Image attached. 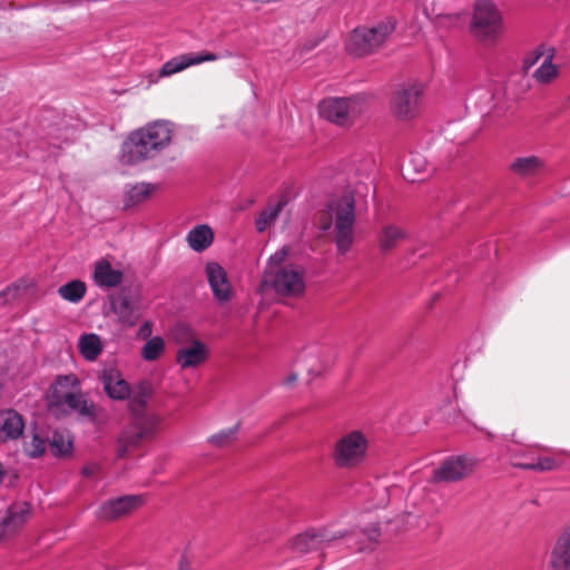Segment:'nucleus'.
<instances>
[{
    "instance_id": "obj_1",
    "label": "nucleus",
    "mask_w": 570,
    "mask_h": 570,
    "mask_svg": "<svg viewBox=\"0 0 570 570\" xmlns=\"http://www.w3.org/2000/svg\"><path fill=\"white\" fill-rule=\"evenodd\" d=\"M320 228L330 233L337 252L346 254L354 243L355 198L345 191L333 197L320 213Z\"/></svg>"
},
{
    "instance_id": "obj_2",
    "label": "nucleus",
    "mask_w": 570,
    "mask_h": 570,
    "mask_svg": "<svg viewBox=\"0 0 570 570\" xmlns=\"http://www.w3.org/2000/svg\"><path fill=\"white\" fill-rule=\"evenodd\" d=\"M370 440L361 430H352L335 440L331 458L341 470H354L361 466L368 454Z\"/></svg>"
},
{
    "instance_id": "obj_3",
    "label": "nucleus",
    "mask_w": 570,
    "mask_h": 570,
    "mask_svg": "<svg viewBox=\"0 0 570 570\" xmlns=\"http://www.w3.org/2000/svg\"><path fill=\"white\" fill-rule=\"evenodd\" d=\"M471 35L483 45L495 43L503 33V17L492 0H476L470 22Z\"/></svg>"
},
{
    "instance_id": "obj_4",
    "label": "nucleus",
    "mask_w": 570,
    "mask_h": 570,
    "mask_svg": "<svg viewBox=\"0 0 570 570\" xmlns=\"http://www.w3.org/2000/svg\"><path fill=\"white\" fill-rule=\"evenodd\" d=\"M395 24L387 19L372 27L355 28L346 42V50L355 57L373 53L382 47L393 33Z\"/></svg>"
},
{
    "instance_id": "obj_5",
    "label": "nucleus",
    "mask_w": 570,
    "mask_h": 570,
    "mask_svg": "<svg viewBox=\"0 0 570 570\" xmlns=\"http://www.w3.org/2000/svg\"><path fill=\"white\" fill-rule=\"evenodd\" d=\"M366 99L363 96L348 98H327L320 104V115L338 126L352 125L365 110Z\"/></svg>"
},
{
    "instance_id": "obj_6",
    "label": "nucleus",
    "mask_w": 570,
    "mask_h": 570,
    "mask_svg": "<svg viewBox=\"0 0 570 570\" xmlns=\"http://www.w3.org/2000/svg\"><path fill=\"white\" fill-rule=\"evenodd\" d=\"M264 282L283 296L296 297L305 291V271L298 265H286L265 272Z\"/></svg>"
},
{
    "instance_id": "obj_7",
    "label": "nucleus",
    "mask_w": 570,
    "mask_h": 570,
    "mask_svg": "<svg viewBox=\"0 0 570 570\" xmlns=\"http://www.w3.org/2000/svg\"><path fill=\"white\" fill-rule=\"evenodd\" d=\"M161 417L155 413H147L136 419L134 425L122 432L118 441L117 454L124 458L132 448H136L142 440L151 438Z\"/></svg>"
},
{
    "instance_id": "obj_8",
    "label": "nucleus",
    "mask_w": 570,
    "mask_h": 570,
    "mask_svg": "<svg viewBox=\"0 0 570 570\" xmlns=\"http://www.w3.org/2000/svg\"><path fill=\"white\" fill-rule=\"evenodd\" d=\"M423 87L420 83L402 86L391 99L392 114L400 120H410L421 110Z\"/></svg>"
},
{
    "instance_id": "obj_9",
    "label": "nucleus",
    "mask_w": 570,
    "mask_h": 570,
    "mask_svg": "<svg viewBox=\"0 0 570 570\" xmlns=\"http://www.w3.org/2000/svg\"><path fill=\"white\" fill-rule=\"evenodd\" d=\"M479 461L470 455H454L444 460L433 471L434 482H458L470 476L478 468Z\"/></svg>"
},
{
    "instance_id": "obj_10",
    "label": "nucleus",
    "mask_w": 570,
    "mask_h": 570,
    "mask_svg": "<svg viewBox=\"0 0 570 570\" xmlns=\"http://www.w3.org/2000/svg\"><path fill=\"white\" fill-rule=\"evenodd\" d=\"M345 537L343 531H331L328 529H308L289 541V547L298 553H308L324 546H331L336 540Z\"/></svg>"
},
{
    "instance_id": "obj_11",
    "label": "nucleus",
    "mask_w": 570,
    "mask_h": 570,
    "mask_svg": "<svg viewBox=\"0 0 570 570\" xmlns=\"http://www.w3.org/2000/svg\"><path fill=\"white\" fill-rule=\"evenodd\" d=\"M145 504L140 494H129L110 499L100 504L96 517L102 521H114L127 517Z\"/></svg>"
},
{
    "instance_id": "obj_12",
    "label": "nucleus",
    "mask_w": 570,
    "mask_h": 570,
    "mask_svg": "<svg viewBox=\"0 0 570 570\" xmlns=\"http://www.w3.org/2000/svg\"><path fill=\"white\" fill-rule=\"evenodd\" d=\"M157 155L156 150L151 148L149 139L139 128L130 132L122 142L120 160L126 165H136Z\"/></svg>"
},
{
    "instance_id": "obj_13",
    "label": "nucleus",
    "mask_w": 570,
    "mask_h": 570,
    "mask_svg": "<svg viewBox=\"0 0 570 570\" xmlns=\"http://www.w3.org/2000/svg\"><path fill=\"white\" fill-rule=\"evenodd\" d=\"M157 155L156 150L151 148L149 139L139 128L130 132L122 142L120 160L126 165H136Z\"/></svg>"
},
{
    "instance_id": "obj_14",
    "label": "nucleus",
    "mask_w": 570,
    "mask_h": 570,
    "mask_svg": "<svg viewBox=\"0 0 570 570\" xmlns=\"http://www.w3.org/2000/svg\"><path fill=\"white\" fill-rule=\"evenodd\" d=\"M111 309L118 322L127 327L137 324L141 315V302L137 295L119 294L111 298Z\"/></svg>"
},
{
    "instance_id": "obj_15",
    "label": "nucleus",
    "mask_w": 570,
    "mask_h": 570,
    "mask_svg": "<svg viewBox=\"0 0 570 570\" xmlns=\"http://www.w3.org/2000/svg\"><path fill=\"white\" fill-rule=\"evenodd\" d=\"M218 58V55L209 51L183 53L166 61L159 70V77H170L191 66L216 61Z\"/></svg>"
},
{
    "instance_id": "obj_16",
    "label": "nucleus",
    "mask_w": 570,
    "mask_h": 570,
    "mask_svg": "<svg viewBox=\"0 0 570 570\" xmlns=\"http://www.w3.org/2000/svg\"><path fill=\"white\" fill-rule=\"evenodd\" d=\"M509 170L523 181H533L547 170V163L537 155L519 156L512 159Z\"/></svg>"
},
{
    "instance_id": "obj_17",
    "label": "nucleus",
    "mask_w": 570,
    "mask_h": 570,
    "mask_svg": "<svg viewBox=\"0 0 570 570\" xmlns=\"http://www.w3.org/2000/svg\"><path fill=\"white\" fill-rule=\"evenodd\" d=\"M206 276L215 299L219 304L229 302L233 297V288L225 269L215 262L206 265Z\"/></svg>"
},
{
    "instance_id": "obj_18",
    "label": "nucleus",
    "mask_w": 570,
    "mask_h": 570,
    "mask_svg": "<svg viewBox=\"0 0 570 570\" xmlns=\"http://www.w3.org/2000/svg\"><path fill=\"white\" fill-rule=\"evenodd\" d=\"M65 406L69 411L77 412L80 416L90 421H94L97 416V409L94 402L81 392L60 394L59 400L50 404L52 411Z\"/></svg>"
},
{
    "instance_id": "obj_19",
    "label": "nucleus",
    "mask_w": 570,
    "mask_h": 570,
    "mask_svg": "<svg viewBox=\"0 0 570 570\" xmlns=\"http://www.w3.org/2000/svg\"><path fill=\"white\" fill-rule=\"evenodd\" d=\"M99 380L102 384L104 391L112 400L124 401L131 395L129 383L115 367L104 368L99 375Z\"/></svg>"
},
{
    "instance_id": "obj_20",
    "label": "nucleus",
    "mask_w": 570,
    "mask_h": 570,
    "mask_svg": "<svg viewBox=\"0 0 570 570\" xmlns=\"http://www.w3.org/2000/svg\"><path fill=\"white\" fill-rule=\"evenodd\" d=\"M208 347L198 340L177 350L176 363L181 370L194 368L204 364L208 360Z\"/></svg>"
},
{
    "instance_id": "obj_21",
    "label": "nucleus",
    "mask_w": 570,
    "mask_h": 570,
    "mask_svg": "<svg viewBox=\"0 0 570 570\" xmlns=\"http://www.w3.org/2000/svg\"><path fill=\"white\" fill-rule=\"evenodd\" d=\"M548 564L549 570H570V524L558 535Z\"/></svg>"
},
{
    "instance_id": "obj_22",
    "label": "nucleus",
    "mask_w": 570,
    "mask_h": 570,
    "mask_svg": "<svg viewBox=\"0 0 570 570\" xmlns=\"http://www.w3.org/2000/svg\"><path fill=\"white\" fill-rule=\"evenodd\" d=\"M140 130L149 139L153 149L159 154L169 146L173 138V125L169 121L157 120L141 127Z\"/></svg>"
},
{
    "instance_id": "obj_23",
    "label": "nucleus",
    "mask_w": 570,
    "mask_h": 570,
    "mask_svg": "<svg viewBox=\"0 0 570 570\" xmlns=\"http://www.w3.org/2000/svg\"><path fill=\"white\" fill-rule=\"evenodd\" d=\"M24 430L21 414L14 410L0 411V443L19 439Z\"/></svg>"
},
{
    "instance_id": "obj_24",
    "label": "nucleus",
    "mask_w": 570,
    "mask_h": 570,
    "mask_svg": "<svg viewBox=\"0 0 570 570\" xmlns=\"http://www.w3.org/2000/svg\"><path fill=\"white\" fill-rule=\"evenodd\" d=\"M96 285L104 288L117 287L122 282V272L112 268L106 259H100L95 264L92 274Z\"/></svg>"
},
{
    "instance_id": "obj_25",
    "label": "nucleus",
    "mask_w": 570,
    "mask_h": 570,
    "mask_svg": "<svg viewBox=\"0 0 570 570\" xmlns=\"http://www.w3.org/2000/svg\"><path fill=\"white\" fill-rule=\"evenodd\" d=\"M345 533V539L347 533ZM380 538V530L376 527H372L370 529H364L360 531H354L347 538L348 548L356 551L363 552L367 550H373L375 544L377 543Z\"/></svg>"
},
{
    "instance_id": "obj_26",
    "label": "nucleus",
    "mask_w": 570,
    "mask_h": 570,
    "mask_svg": "<svg viewBox=\"0 0 570 570\" xmlns=\"http://www.w3.org/2000/svg\"><path fill=\"white\" fill-rule=\"evenodd\" d=\"M407 237L406 230L395 224H387L382 227L379 234V247L383 252H389L399 246Z\"/></svg>"
},
{
    "instance_id": "obj_27",
    "label": "nucleus",
    "mask_w": 570,
    "mask_h": 570,
    "mask_svg": "<svg viewBox=\"0 0 570 570\" xmlns=\"http://www.w3.org/2000/svg\"><path fill=\"white\" fill-rule=\"evenodd\" d=\"M214 240V233L207 225H198L187 234V243L195 252H203Z\"/></svg>"
},
{
    "instance_id": "obj_28",
    "label": "nucleus",
    "mask_w": 570,
    "mask_h": 570,
    "mask_svg": "<svg viewBox=\"0 0 570 570\" xmlns=\"http://www.w3.org/2000/svg\"><path fill=\"white\" fill-rule=\"evenodd\" d=\"M30 513L31 510L28 503H17L8 509L4 521L9 524L14 533H18L28 521Z\"/></svg>"
},
{
    "instance_id": "obj_29",
    "label": "nucleus",
    "mask_w": 570,
    "mask_h": 570,
    "mask_svg": "<svg viewBox=\"0 0 570 570\" xmlns=\"http://www.w3.org/2000/svg\"><path fill=\"white\" fill-rule=\"evenodd\" d=\"M154 393L153 385L148 381L139 382L132 390L129 399V406L132 412L144 409Z\"/></svg>"
},
{
    "instance_id": "obj_30",
    "label": "nucleus",
    "mask_w": 570,
    "mask_h": 570,
    "mask_svg": "<svg viewBox=\"0 0 570 570\" xmlns=\"http://www.w3.org/2000/svg\"><path fill=\"white\" fill-rule=\"evenodd\" d=\"M154 191L151 184L140 183L130 186L124 196V204L126 207H134L142 202L147 200Z\"/></svg>"
},
{
    "instance_id": "obj_31",
    "label": "nucleus",
    "mask_w": 570,
    "mask_h": 570,
    "mask_svg": "<svg viewBox=\"0 0 570 570\" xmlns=\"http://www.w3.org/2000/svg\"><path fill=\"white\" fill-rule=\"evenodd\" d=\"M79 385V380L75 374L58 376L51 387L50 404L58 401L60 394H70L72 389Z\"/></svg>"
},
{
    "instance_id": "obj_32",
    "label": "nucleus",
    "mask_w": 570,
    "mask_h": 570,
    "mask_svg": "<svg viewBox=\"0 0 570 570\" xmlns=\"http://www.w3.org/2000/svg\"><path fill=\"white\" fill-rule=\"evenodd\" d=\"M79 348L83 357L94 361L102 351V344L98 335L86 334L79 341Z\"/></svg>"
},
{
    "instance_id": "obj_33",
    "label": "nucleus",
    "mask_w": 570,
    "mask_h": 570,
    "mask_svg": "<svg viewBox=\"0 0 570 570\" xmlns=\"http://www.w3.org/2000/svg\"><path fill=\"white\" fill-rule=\"evenodd\" d=\"M49 445L53 455H68L72 450V438L68 432L56 431L49 441Z\"/></svg>"
},
{
    "instance_id": "obj_34",
    "label": "nucleus",
    "mask_w": 570,
    "mask_h": 570,
    "mask_svg": "<svg viewBox=\"0 0 570 570\" xmlns=\"http://www.w3.org/2000/svg\"><path fill=\"white\" fill-rule=\"evenodd\" d=\"M86 284L81 281L75 279L59 287V295L71 303L80 302L86 294Z\"/></svg>"
},
{
    "instance_id": "obj_35",
    "label": "nucleus",
    "mask_w": 570,
    "mask_h": 570,
    "mask_svg": "<svg viewBox=\"0 0 570 570\" xmlns=\"http://www.w3.org/2000/svg\"><path fill=\"white\" fill-rule=\"evenodd\" d=\"M165 352V340L161 336L149 338L141 348V357L147 362L158 360Z\"/></svg>"
},
{
    "instance_id": "obj_36",
    "label": "nucleus",
    "mask_w": 570,
    "mask_h": 570,
    "mask_svg": "<svg viewBox=\"0 0 570 570\" xmlns=\"http://www.w3.org/2000/svg\"><path fill=\"white\" fill-rule=\"evenodd\" d=\"M559 462L551 456H540L535 462H519L514 466L535 472H547L559 468Z\"/></svg>"
},
{
    "instance_id": "obj_37",
    "label": "nucleus",
    "mask_w": 570,
    "mask_h": 570,
    "mask_svg": "<svg viewBox=\"0 0 570 570\" xmlns=\"http://www.w3.org/2000/svg\"><path fill=\"white\" fill-rule=\"evenodd\" d=\"M558 75L557 67L552 63V55L548 52L541 66L534 71L533 77L541 83L550 82Z\"/></svg>"
},
{
    "instance_id": "obj_38",
    "label": "nucleus",
    "mask_w": 570,
    "mask_h": 570,
    "mask_svg": "<svg viewBox=\"0 0 570 570\" xmlns=\"http://www.w3.org/2000/svg\"><path fill=\"white\" fill-rule=\"evenodd\" d=\"M283 208V203L278 202L274 206H269L264 209L258 218L256 219V228L259 233L264 232L267 227H269L278 217L281 210Z\"/></svg>"
},
{
    "instance_id": "obj_39",
    "label": "nucleus",
    "mask_w": 570,
    "mask_h": 570,
    "mask_svg": "<svg viewBox=\"0 0 570 570\" xmlns=\"http://www.w3.org/2000/svg\"><path fill=\"white\" fill-rule=\"evenodd\" d=\"M171 338L176 344L183 346L191 344L194 341H198L195 332L186 324L175 325L171 330Z\"/></svg>"
},
{
    "instance_id": "obj_40",
    "label": "nucleus",
    "mask_w": 570,
    "mask_h": 570,
    "mask_svg": "<svg viewBox=\"0 0 570 570\" xmlns=\"http://www.w3.org/2000/svg\"><path fill=\"white\" fill-rule=\"evenodd\" d=\"M237 431V425L230 429L222 430L218 433L212 435L208 439V442L209 444L216 448H226L234 442V440L236 439Z\"/></svg>"
},
{
    "instance_id": "obj_41",
    "label": "nucleus",
    "mask_w": 570,
    "mask_h": 570,
    "mask_svg": "<svg viewBox=\"0 0 570 570\" xmlns=\"http://www.w3.org/2000/svg\"><path fill=\"white\" fill-rule=\"evenodd\" d=\"M23 449L28 456L38 458L46 451V441L38 434H33L30 441L24 442Z\"/></svg>"
},
{
    "instance_id": "obj_42",
    "label": "nucleus",
    "mask_w": 570,
    "mask_h": 570,
    "mask_svg": "<svg viewBox=\"0 0 570 570\" xmlns=\"http://www.w3.org/2000/svg\"><path fill=\"white\" fill-rule=\"evenodd\" d=\"M423 8V11L428 18H449L453 19L455 21L460 20V14H443L442 12L438 11L436 3L440 2V0H417Z\"/></svg>"
},
{
    "instance_id": "obj_43",
    "label": "nucleus",
    "mask_w": 570,
    "mask_h": 570,
    "mask_svg": "<svg viewBox=\"0 0 570 570\" xmlns=\"http://www.w3.org/2000/svg\"><path fill=\"white\" fill-rule=\"evenodd\" d=\"M289 254V248L284 246L279 250H277L275 254H273L268 259V267L267 271L271 269H278L279 267H284V262L286 261L287 256Z\"/></svg>"
},
{
    "instance_id": "obj_44",
    "label": "nucleus",
    "mask_w": 570,
    "mask_h": 570,
    "mask_svg": "<svg viewBox=\"0 0 570 570\" xmlns=\"http://www.w3.org/2000/svg\"><path fill=\"white\" fill-rule=\"evenodd\" d=\"M407 167V169H413L416 173H425L428 169V163L423 156L416 154L411 156Z\"/></svg>"
},
{
    "instance_id": "obj_45",
    "label": "nucleus",
    "mask_w": 570,
    "mask_h": 570,
    "mask_svg": "<svg viewBox=\"0 0 570 570\" xmlns=\"http://www.w3.org/2000/svg\"><path fill=\"white\" fill-rule=\"evenodd\" d=\"M544 50L543 48H538L535 49L533 52H531L530 55H528L523 61V68L525 70L530 69L532 66H534L540 58H544Z\"/></svg>"
},
{
    "instance_id": "obj_46",
    "label": "nucleus",
    "mask_w": 570,
    "mask_h": 570,
    "mask_svg": "<svg viewBox=\"0 0 570 570\" xmlns=\"http://www.w3.org/2000/svg\"><path fill=\"white\" fill-rule=\"evenodd\" d=\"M153 334V324L149 321H146L141 326L139 327L137 332V338L140 340H147Z\"/></svg>"
},
{
    "instance_id": "obj_47",
    "label": "nucleus",
    "mask_w": 570,
    "mask_h": 570,
    "mask_svg": "<svg viewBox=\"0 0 570 570\" xmlns=\"http://www.w3.org/2000/svg\"><path fill=\"white\" fill-rule=\"evenodd\" d=\"M99 470L100 465L98 463L90 462L82 468L81 473L86 478H94L98 474Z\"/></svg>"
},
{
    "instance_id": "obj_48",
    "label": "nucleus",
    "mask_w": 570,
    "mask_h": 570,
    "mask_svg": "<svg viewBox=\"0 0 570 570\" xmlns=\"http://www.w3.org/2000/svg\"><path fill=\"white\" fill-rule=\"evenodd\" d=\"M14 534L16 533L13 532V530H11L9 524L3 519L0 522V541L9 539V538L13 537Z\"/></svg>"
},
{
    "instance_id": "obj_49",
    "label": "nucleus",
    "mask_w": 570,
    "mask_h": 570,
    "mask_svg": "<svg viewBox=\"0 0 570 570\" xmlns=\"http://www.w3.org/2000/svg\"><path fill=\"white\" fill-rule=\"evenodd\" d=\"M177 570H193L191 564L186 557H181L179 559Z\"/></svg>"
},
{
    "instance_id": "obj_50",
    "label": "nucleus",
    "mask_w": 570,
    "mask_h": 570,
    "mask_svg": "<svg viewBox=\"0 0 570 570\" xmlns=\"http://www.w3.org/2000/svg\"><path fill=\"white\" fill-rule=\"evenodd\" d=\"M18 291H19V285H12V286L7 287V289H4L2 292V294L14 296L18 293Z\"/></svg>"
},
{
    "instance_id": "obj_51",
    "label": "nucleus",
    "mask_w": 570,
    "mask_h": 570,
    "mask_svg": "<svg viewBox=\"0 0 570 570\" xmlns=\"http://www.w3.org/2000/svg\"><path fill=\"white\" fill-rule=\"evenodd\" d=\"M296 381H297V374L293 373V374H289V375L284 380V384H285V385H287V386H291V385H293Z\"/></svg>"
}]
</instances>
